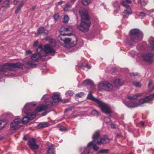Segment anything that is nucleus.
I'll return each instance as SVG.
<instances>
[{"label":"nucleus","mask_w":154,"mask_h":154,"mask_svg":"<svg viewBox=\"0 0 154 154\" xmlns=\"http://www.w3.org/2000/svg\"><path fill=\"white\" fill-rule=\"evenodd\" d=\"M79 13L81 17V22L77 26L78 29L82 32L88 31L91 25L88 15L85 9L81 8L79 10Z\"/></svg>","instance_id":"nucleus-1"},{"label":"nucleus","mask_w":154,"mask_h":154,"mask_svg":"<svg viewBox=\"0 0 154 154\" xmlns=\"http://www.w3.org/2000/svg\"><path fill=\"white\" fill-rule=\"evenodd\" d=\"M87 99L96 102L102 111L106 114L111 112L110 108L105 103L95 98L91 94V91H90L87 97Z\"/></svg>","instance_id":"nucleus-2"},{"label":"nucleus","mask_w":154,"mask_h":154,"mask_svg":"<svg viewBox=\"0 0 154 154\" xmlns=\"http://www.w3.org/2000/svg\"><path fill=\"white\" fill-rule=\"evenodd\" d=\"M130 39L129 42L130 45L135 44L141 40L143 37V34L139 29H133L131 30Z\"/></svg>","instance_id":"nucleus-3"},{"label":"nucleus","mask_w":154,"mask_h":154,"mask_svg":"<svg viewBox=\"0 0 154 154\" xmlns=\"http://www.w3.org/2000/svg\"><path fill=\"white\" fill-rule=\"evenodd\" d=\"M154 99V94L147 96L144 98L141 99L138 103L136 102L130 101L129 102H125V104L128 107L134 108L138 106L139 105L144 104L145 103Z\"/></svg>","instance_id":"nucleus-4"},{"label":"nucleus","mask_w":154,"mask_h":154,"mask_svg":"<svg viewBox=\"0 0 154 154\" xmlns=\"http://www.w3.org/2000/svg\"><path fill=\"white\" fill-rule=\"evenodd\" d=\"M22 66V64L20 62L16 63H7L2 66H0V72H5L8 70L14 71L17 68H21Z\"/></svg>","instance_id":"nucleus-5"},{"label":"nucleus","mask_w":154,"mask_h":154,"mask_svg":"<svg viewBox=\"0 0 154 154\" xmlns=\"http://www.w3.org/2000/svg\"><path fill=\"white\" fill-rule=\"evenodd\" d=\"M98 89L99 90L112 91L113 90V86L111 83L106 82L100 84L98 86Z\"/></svg>","instance_id":"nucleus-6"},{"label":"nucleus","mask_w":154,"mask_h":154,"mask_svg":"<svg viewBox=\"0 0 154 154\" xmlns=\"http://www.w3.org/2000/svg\"><path fill=\"white\" fill-rule=\"evenodd\" d=\"M42 45H39L37 49L38 53L33 54L31 57V60L33 61H36L42 57L44 56L42 54Z\"/></svg>","instance_id":"nucleus-7"},{"label":"nucleus","mask_w":154,"mask_h":154,"mask_svg":"<svg viewBox=\"0 0 154 154\" xmlns=\"http://www.w3.org/2000/svg\"><path fill=\"white\" fill-rule=\"evenodd\" d=\"M21 119L19 118H17L15 119L14 121L11 123L10 130L13 133L14 131L18 128L17 126L21 122Z\"/></svg>","instance_id":"nucleus-8"},{"label":"nucleus","mask_w":154,"mask_h":154,"mask_svg":"<svg viewBox=\"0 0 154 154\" xmlns=\"http://www.w3.org/2000/svg\"><path fill=\"white\" fill-rule=\"evenodd\" d=\"M28 144L32 150H35L39 148V146L36 144L35 140L34 138H30L28 142Z\"/></svg>","instance_id":"nucleus-9"},{"label":"nucleus","mask_w":154,"mask_h":154,"mask_svg":"<svg viewBox=\"0 0 154 154\" xmlns=\"http://www.w3.org/2000/svg\"><path fill=\"white\" fill-rule=\"evenodd\" d=\"M43 51H44L46 54H52L55 52V51L53 48L49 45H47L44 46V50H42Z\"/></svg>","instance_id":"nucleus-10"},{"label":"nucleus","mask_w":154,"mask_h":154,"mask_svg":"<svg viewBox=\"0 0 154 154\" xmlns=\"http://www.w3.org/2000/svg\"><path fill=\"white\" fill-rule=\"evenodd\" d=\"M36 116L35 114H31L25 116L23 119L22 122L23 124L27 123L30 120H32Z\"/></svg>","instance_id":"nucleus-11"},{"label":"nucleus","mask_w":154,"mask_h":154,"mask_svg":"<svg viewBox=\"0 0 154 154\" xmlns=\"http://www.w3.org/2000/svg\"><path fill=\"white\" fill-rule=\"evenodd\" d=\"M110 141V140L106 136L100 138V140H99L97 144L100 145L101 144H105L108 143Z\"/></svg>","instance_id":"nucleus-12"},{"label":"nucleus","mask_w":154,"mask_h":154,"mask_svg":"<svg viewBox=\"0 0 154 154\" xmlns=\"http://www.w3.org/2000/svg\"><path fill=\"white\" fill-rule=\"evenodd\" d=\"M100 135V132L98 131H96L94 134L92 139L94 142L97 143L99 140H100L99 137Z\"/></svg>","instance_id":"nucleus-13"},{"label":"nucleus","mask_w":154,"mask_h":154,"mask_svg":"<svg viewBox=\"0 0 154 154\" xmlns=\"http://www.w3.org/2000/svg\"><path fill=\"white\" fill-rule=\"evenodd\" d=\"M58 40L60 42L62 43L63 42L64 43L67 44L69 45L70 42H71V39L69 38H63L60 36H59L58 38Z\"/></svg>","instance_id":"nucleus-14"},{"label":"nucleus","mask_w":154,"mask_h":154,"mask_svg":"<svg viewBox=\"0 0 154 154\" xmlns=\"http://www.w3.org/2000/svg\"><path fill=\"white\" fill-rule=\"evenodd\" d=\"M47 146H48V147L47 154H54V148L53 145L50 143H48V144Z\"/></svg>","instance_id":"nucleus-15"},{"label":"nucleus","mask_w":154,"mask_h":154,"mask_svg":"<svg viewBox=\"0 0 154 154\" xmlns=\"http://www.w3.org/2000/svg\"><path fill=\"white\" fill-rule=\"evenodd\" d=\"M60 30L61 32H72L73 31V26H69L66 28L62 27L61 28Z\"/></svg>","instance_id":"nucleus-16"},{"label":"nucleus","mask_w":154,"mask_h":154,"mask_svg":"<svg viewBox=\"0 0 154 154\" xmlns=\"http://www.w3.org/2000/svg\"><path fill=\"white\" fill-rule=\"evenodd\" d=\"M142 95V94L141 93H137L135 95L128 96H127V98L128 99L130 100L135 99L137 97L141 96Z\"/></svg>","instance_id":"nucleus-17"},{"label":"nucleus","mask_w":154,"mask_h":154,"mask_svg":"<svg viewBox=\"0 0 154 154\" xmlns=\"http://www.w3.org/2000/svg\"><path fill=\"white\" fill-rule=\"evenodd\" d=\"M53 101L55 103L58 102L61 100L60 95L59 94L54 93L52 97Z\"/></svg>","instance_id":"nucleus-18"},{"label":"nucleus","mask_w":154,"mask_h":154,"mask_svg":"<svg viewBox=\"0 0 154 154\" xmlns=\"http://www.w3.org/2000/svg\"><path fill=\"white\" fill-rule=\"evenodd\" d=\"M47 107L48 106L46 105H41L37 108L35 111L37 112H39L46 109Z\"/></svg>","instance_id":"nucleus-19"},{"label":"nucleus","mask_w":154,"mask_h":154,"mask_svg":"<svg viewBox=\"0 0 154 154\" xmlns=\"http://www.w3.org/2000/svg\"><path fill=\"white\" fill-rule=\"evenodd\" d=\"M48 32V30L45 29L43 27H41L39 28L38 34H43L44 35L47 34Z\"/></svg>","instance_id":"nucleus-20"},{"label":"nucleus","mask_w":154,"mask_h":154,"mask_svg":"<svg viewBox=\"0 0 154 154\" xmlns=\"http://www.w3.org/2000/svg\"><path fill=\"white\" fill-rule=\"evenodd\" d=\"M114 84L116 86H122L123 84V81L120 79H116L114 81Z\"/></svg>","instance_id":"nucleus-21"},{"label":"nucleus","mask_w":154,"mask_h":154,"mask_svg":"<svg viewBox=\"0 0 154 154\" xmlns=\"http://www.w3.org/2000/svg\"><path fill=\"white\" fill-rule=\"evenodd\" d=\"M152 56V55L151 54H145L143 55V57L146 61L149 63H150L151 61V58Z\"/></svg>","instance_id":"nucleus-22"},{"label":"nucleus","mask_w":154,"mask_h":154,"mask_svg":"<svg viewBox=\"0 0 154 154\" xmlns=\"http://www.w3.org/2000/svg\"><path fill=\"white\" fill-rule=\"evenodd\" d=\"M25 65L26 68L35 67H36V65L34 64L33 62L32 61H28L26 62L25 63Z\"/></svg>","instance_id":"nucleus-23"},{"label":"nucleus","mask_w":154,"mask_h":154,"mask_svg":"<svg viewBox=\"0 0 154 154\" xmlns=\"http://www.w3.org/2000/svg\"><path fill=\"white\" fill-rule=\"evenodd\" d=\"M127 9L125 10L123 13V16L126 17L127 15L131 14H132V11L131 8L130 7L126 8Z\"/></svg>","instance_id":"nucleus-24"},{"label":"nucleus","mask_w":154,"mask_h":154,"mask_svg":"<svg viewBox=\"0 0 154 154\" xmlns=\"http://www.w3.org/2000/svg\"><path fill=\"white\" fill-rule=\"evenodd\" d=\"M84 85H90L91 86H94V84L93 82L90 79H87L85 80L83 83Z\"/></svg>","instance_id":"nucleus-25"},{"label":"nucleus","mask_w":154,"mask_h":154,"mask_svg":"<svg viewBox=\"0 0 154 154\" xmlns=\"http://www.w3.org/2000/svg\"><path fill=\"white\" fill-rule=\"evenodd\" d=\"M30 105V104H26L24 107L23 109V112L25 114H28L29 113V110L28 109L29 106ZM30 105H31L30 104Z\"/></svg>","instance_id":"nucleus-26"},{"label":"nucleus","mask_w":154,"mask_h":154,"mask_svg":"<svg viewBox=\"0 0 154 154\" xmlns=\"http://www.w3.org/2000/svg\"><path fill=\"white\" fill-rule=\"evenodd\" d=\"M25 4V2H24L23 1H22L21 2L20 4L18 5V7H17V9L15 10V13L16 14H17L19 11L20 10L21 8Z\"/></svg>","instance_id":"nucleus-27"},{"label":"nucleus","mask_w":154,"mask_h":154,"mask_svg":"<svg viewBox=\"0 0 154 154\" xmlns=\"http://www.w3.org/2000/svg\"><path fill=\"white\" fill-rule=\"evenodd\" d=\"M7 123L6 122L0 120V130L2 129L5 126Z\"/></svg>","instance_id":"nucleus-28"},{"label":"nucleus","mask_w":154,"mask_h":154,"mask_svg":"<svg viewBox=\"0 0 154 154\" xmlns=\"http://www.w3.org/2000/svg\"><path fill=\"white\" fill-rule=\"evenodd\" d=\"M77 43V39L76 38H75V39L74 40H72L71 39V42L70 43L69 45L71 47H72L76 44Z\"/></svg>","instance_id":"nucleus-29"},{"label":"nucleus","mask_w":154,"mask_h":154,"mask_svg":"<svg viewBox=\"0 0 154 154\" xmlns=\"http://www.w3.org/2000/svg\"><path fill=\"white\" fill-rule=\"evenodd\" d=\"M69 18L68 15H65L63 18V22L65 23H67L69 20Z\"/></svg>","instance_id":"nucleus-30"},{"label":"nucleus","mask_w":154,"mask_h":154,"mask_svg":"<svg viewBox=\"0 0 154 154\" xmlns=\"http://www.w3.org/2000/svg\"><path fill=\"white\" fill-rule=\"evenodd\" d=\"M9 0H6L2 4V6L5 8H7L9 7Z\"/></svg>","instance_id":"nucleus-31"},{"label":"nucleus","mask_w":154,"mask_h":154,"mask_svg":"<svg viewBox=\"0 0 154 154\" xmlns=\"http://www.w3.org/2000/svg\"><path fill=\"white\" fill-rule=\"evenodd\" d=\"M71 5H70L69 3L66 4L65 5V7L63 8V10L64 11H67L68 9L71 7Z\"/></svg>","instance_id":"nucleus-32"},{"label":"nucleus","mask_w":154,"mask_h":154,"mask_svg":"<svg viewBox=\"0 0 154 154\" xmlns=\"http://www.w3.org/2000/svg\"><path fill=\"white\" fill-rule=\"evenodd\" d=\"M82 3L85 5H87L91 2V0H82Z\"/></svg>","instance_id":"nucleus-33"},{"label":"nucleus","mask_w":154,"mask_h":154,"mask_svg":"<svg viewBox=\"0 0 154 154\" xmlns=\"http://www.w3.org/2000/svg\"><path fill=\"white\" fill-rule=\"evenodd\" d=\"M149 43L151 45V47L154 49V39L150 38L149 41Z\"/></svg>","instance_id":"nucleus-34"},{"label":"nucleus","mask_w":154,"mask_h":154,"mask_svg":"<svg viewBox=\"0 0 154 154\" xmlns=\"http://www.w3.org/2000/svg\"><path fill=\"white\" fill-rule=\"evenodd\" d=\"M73 94V92L72 91H68L66 92V95L67 96H72Z\"/></svg>","instance_id":"nucleus-35"},{"label":"nucleus","mask_w":154,"mask_h":154,"mask_svg":"<svg viewBox=\"0 0 154 154\" xmlns=\"http://www.w3.org/2000/svg\"><path fill=\"white\" fill-rule=\"evenodd\" d=\"M85 95V94L84 92H81L77 94H75V96L76 97H82Z\"/></svg>","instance_id":"nucleus-36"},{"label":"nucleus","mask_w":154,"mask_h":154,"mask_svg":"<svg viewBox=\"0 0 154 154\" xmlns=\"http://www.w3.org/2000/svg\"><path fill=\"white\" fill-rule=\"evenodd\" d=\"M133 85L137 87H140L141 86V84L139 82H135L133 83Z\"/></svg>","instance_id":"nucleus-37"},{"label":"nucleus","mask_w":154,"mask_h":154,"mask_svg":"<svg viewBox=\"0 0 154 154\" xmlns=\"http://www.w3.org/2000/svg\"><path fill=\"white\" fill-rule=\"evenodd\" d=\"M6 117L7 118H11L13 117V115L10 112H7L5 113Z\"/></svg>","instance_id":"nucleus-38"},{"label":"nucleus","mask_w":154,"mask_h":154,"mask_svg":"<svg viewBox=\"0 0 154 154\" xmlns=\"http://www.w3.org/2000/svg\"><path fill=\"white\" fill-rule=\"evenodd\" d=\"M60 15L58 13H56L54 16V18L55 20H57L60 17Z\"/></svg>","instance_id":"nucleus-39"},{"label":"nucleus","mask_w":154,"mask_h":154,"mask_svg":"<svg viewBox=\"0 0 154 154\" xmlns=\"http://www.w3.org/2000/svg\"><path fill=\"white\" fill-rule=\"evenodd\" d=\"M104 122L107 123L110 122V119L109 117H106L104 119Z\"/></svg>","instance_id":"nucleus-40"},{"label":"nucleus","mask_w":154,"mask_h":154,"mask_svg":"<svg viewBox=\"0 0 154 154\" xmlns=\"http://www.w3.org/2000/svg\"><path fill=\"white\" fill-rule=\"evenodd\" d=\"M122 4L123 6L126 7V8H128L129 7V6L127 4L126 2L124 1L122 2Z\"/></svg>","instance_id":"nucleus-41"},{"label":"nucleus","mask_w":154,"mask_h":154,"mask_svg":"<svg viewBox=\"0 0 154 154\" xmlns=\"http://www.w3.org/2000/svg\"><path fill=\"white\" fill-rule=\"evenodd\" d=\"M139 15L140 16L143 17L146 16V14L143 12H140L139 13Z\"/></svg>","instance_id":"nucleus-42"},{"label":"nucleus","mask_w":154,"mask_h":154,"mask_svg":"<svg viewBox=\"0 0 154 154\" xmlns=\"http://www.w3.org/2000/svg\"><path fill=\"white\" fill-rule=\"evenodd\" d=\"M38 126L39 127H45L48 126V124H40Z\"/></svg>","instance_id":"nucleus-43"},{"label":"nucleus","mask_w":154,"mask_h":154,"mask_svg":"<svg viewBox=\"0 0 154 154\" xmlns=\"http://www.w3.org/2000/svg\"><path fill=\"white\" fill-rule=\"evenodd\" d=\"M92 114L94 116H97L98 115V112L97 111L95 110L92 111Z\"/></svg>","instance_id":"nucleus-44"},{"label":"nucleus","mask_w":154,"mask_h":154,"mask_svg":"<svg viewBox=\"0 0 154 154\" xmlns=\"http://www.w3.org/2000/svg\"><path fill=\"white\" fill-rule=\"evenodd\" d=\"M59 130L61 131H66V128L64 126H61L60 127Z\"/></svg>","instance_id":"nucleus-45"},{"label":"nucleus","mask_w":154,"mask_h":154,"mask_svg":"<svg viewBox=\"0 0 154 154\" xmlns=\"http://www.w3.org/2000/svg\"><path fill=\"white\" fill-rule=\"evenodd\" d=\"M140 4L142 6H145L146 4V3L143 0H141L140 1Z\"/></svg>","instance_id":"nucleus-46"},{"label":"nucleus","mask_w":154,"mask_h":154,"mask_svg":"<svg viewBox=\"0 0 154 154\" xmlns=\"http://www.w3.org/2000/svg\"><path fill=\"white\" fill-rule=\"evenodd\" d=\"M93 148L94 149L95 151L97 150L98 149V147L96 145H94L93 146Z\"/></svg>","instance_id":"nucleus-47"},{"label":"nucleus","mask_w":154,"mask_h":154,"mask_svg":"<svg viewBox=\"0 0 154 154\" xmlns=\"http://www.w3.org/2000/svg\"><path fill=\"white\" fill-rule=\"evenodd\" d=\"M108 150L106 149H103L100 151V153H107L108 152Z\"/></svg>","instance_id":"nucleus-48"},{"label":"nucleus","mask_w":154,"mask_h":154,"mask_svg":"<svg viewBox=\"0 0 154 154\" xmlns=\"http://www.w3.org/2000/svg\"><path fill=\"white\" fill-rule=\"evenodd\" d=\"M130 75L131 76H133L136 75H137L138 74L137 73H130Z\"/></svg>","instance_id":"nucleus-49"},{"label":"nucleus","mask_w":154,"mask_h":154,"mask_svg":"<svg viewBox=\"0 0 154 154\" xmlns=\"http://www.w3.org/2000/svg\"><path fill=\"white\" fill-rule=\"evenodd\" d=\"M32 53V51H31L28 50L26 51V55H28Z\"/></svg>","instance_id":"nucleus-50"},{"label":"nucleus","mask_w":154,"mask_h":154,"mask_svg":"<svg viewBox=\"0 0 154 154\" xmlns=\"http://www.w3.org/2000/svg\"><path fill=\"white\" fill-rule=\"evenodd\" d=\"M93 143L92 141H91L88 143L87 145V146L88 147H89L91 146V145H93Z\"/></svg>","instance_id":"nucleus-51"},{"label":"nucleus","mask_w":154,"mask_h":154,"mask_svg":"<svg viewBox=\"0 0 154 154\" xmlns=\"http://www.w3.org/2000/svg\"><path fill=\"white\" fill-rule=\"evenodd\" d=\"M38 44V42L37 41H36L33 44V46L34 47H36L37 46Z\"/></svg>","instance_id":"nucleus-52"},{"label":"nucleus","mask_w":154,"mask_h":154,"mask_svg":"<svg viewBox=\"0 0 154 154\" xmlns=\"http://www.w3.org/2000/svg\"><path fill=\"white\" fill-rule=\"evenodd\" d=\"M122 136L121 134L117 133L116 134V137L117 138H120Z\"/></svg>","instance_id":"nucleus-53"},{"label":"nucleus","mask_w":154,"mask_h":154,"mask_svg":"<svg viewBox=\"0 0 154 154\" xmlns=\"http://www.w3.org/2000/svg\"><path fill=\"white\" fill-rule=\"evenodd\" d=\"M18 0H14V1L13 3L14 5H16L19 2Z\"/></svg>","instance_id":"nucleus-54"},{"label":"nucleus","mask_w":154,"mask_h":154,"mask_svg":"<svg viewBox=\"0 0 154 154\" xmlns=\"http://www.w3.org/2000/svg\"><path fill=\"white\" fill-rule=\"evenodd\" d=\"M110 126L111 128H115V126L113 124H111Z\"/></svg>","instance_id":"nucleus-55"},{"label":"nucleus","mask_w":154,"mask_h":154,"mask_svg":"<svg viewBox=\"0 0 154 154\" xmlns=\"http://www.w3.org/2000/svg\"><path fill=\"white\" fill-rule=\"evenodd\" d=\"M63 2V1H61L60 2H58V5H61L62 4L63 2Z\"/></svg>","instance_id":"nucleus-56"},{"label":"nucleus","mask_w":154,"mask_h":154,"mask_svg":"<svg viewBox=\"0 0 154 154\" xmlns=\"http://www.w3.org/2000/svg\"><path fill=\"white\" fill-rule=\"evenodd\" d=\"M152 81H150V82H149V83H148V87H149L151 86V85L152 84Z\"/></svg>","instance_id":"nucleus-57"},{"label":"nucleus","mask_w":154,"mask_h":154,"mask_svg":"<svg viewBox=\"0 0 154 154\" xmlns=\"http://www.w3.org/2000/svg\"><path fill=\"white\" fill-rule=\"evenodd\" d=\"M140 125L143 126H144V123L143 122H140Z\"/></svg>","instance_id":"nucleus-58"},{"label":"nucleus","mask_w":154,"mask_h":154,"mask_svg":"<svg viewBox=\"0 0 154 154\" xmlns=\"http://www.w3.org/2000/svg\"><path fill=\"white\" fill-rule=\"evenodd\" d=\"M127 2L128 3L130 4L131 3V2L130 0H126Z\"/></svg>","instance_id":"nucleus-59"},{"label":"nucleus","mask_w":154,"mask_h":154,"mask_svg":"<svg viewBox=\"0 0 154 154\" xmlns=\"http://www.w3.org/2000/svg\"><path fill=\"white\" fill-rule=\"evenodd\" d=\"M47 112H45L43 113L42 114V116H45L47 114Z\"/></svg>","instance_id":"nucleus-60"},{"label":"nucleus","mask_w":154,"mask_h":154,"mask_svg":"<svg viewBox=\"0 0 154 154\" xmlns=\"http://www.w3.org/2000/svg\"><path fill=\"white\" fill-rule=\"evenodd\" d=\"M64 101H63V100L62 101L63 103H67L68 101V100L67 99L65 100H64Z\"/></svg>","instance_id":"nucleus-61"},{"label":"nucleus","mask_w":154,"mask_h":154,"mask_svg":"<svg viewBox=\"0 0 154 154\" xmlns=\"http://www.w3.org/2000/svg\"><path fill=\"white\" fill-rule=\"evenodd\" d=\"M76 0H71V2L72 3V4H73L74 2H75Z\"/></svg>","instance_id":"nucleus-62"},{"label":"nucleus","mask_w":154,"mask_h":154,"mask_svg":"<svg viewBox=\"0 0 154 154\" xmlns=\"http://www.w3.org/2000/svg\"><path fill=\"white\" fill-rule=\"evenodd\" d=\"M86 66L89 69H90L91 68V66H88V65H86Z\"/></svg>","instance_id":"nucleus-63"},{"label":"nucleus","mask_w":154,"mask_h":154,"mask_svg":"<svg viewBox=\"0 0 154 154\" xmlns=\"http://www.w3.org/2000/svg\"><path fill=\"white\" fill-rule=\"evenodd\" d=\"M23 139L24 140H27V138H26V136H24L23 137Z\"/></svg>","instance_id":"nucleus-64"}]
</instances>
